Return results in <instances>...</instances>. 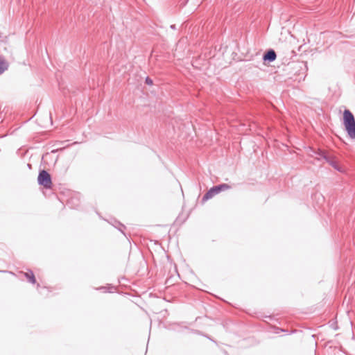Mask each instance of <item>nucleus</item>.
Masks as SVG:
<instances>
[{
  "label": "nucleus",
  "mask_w": 355,
  "mask_h": 355,
  "mask_svg": "<svg viewBox=\"0 0 355 355\" xmlns=\"http://www.w3.org/2000/svg\"><path fill=\"white\" fill-rule=\"evenodd\" d=\"M113 226L118 229L121 232L124 234L123 230L125 229V227L123 224H122L119 221L114 220V224H113Z\"/></svg>",
  "instance_id": "obj_10"
},
{
  "label": "nucleus",
  "mask_w": 355,
  "mask_h": 355,
  "mask_svg": "<svg viewBox=\"0 0 355 355\" xmlns=\"http://www.w3.org/2000/svg\"><path fill=\"white\" fill-rule=\"evenodd\" d=\"M231 186L227 184L222 183L210 188L202 196V203L204 204L206 201L212 198L214 196L220 193L221 191L230 189Z\"/></svg>",
  "instance_id": "obj_2"
},
{
  "label": "nucleus",
  "mask_w": 355,
  "mask_h": 355,
  "mask_svg": "<svg viewBox=\"0 0 355 355\" xmlns=\"http://www.w3.org/2000/svg\"><path fill=\"white\" fill-rule=\"evenodd\" d=\"M28 168H31V164H28Z\"/></svg>",
  "instance_id": "obj_15"
},
{
  "label": "nucleus",
  "mask_w": 355,
  "mask_h": 355,
  "mask_svg": "<svg viewBox=\"0 0 355 355\" xmlns=\"http://www.w3.org/2000/svg\"><path fill=\"white\" fill-rule=\"evenodd\" d=\"M145 83L149 86H151L153 85V80L149 76H147L145 78Z\"/></svg>",
  "instance_id": "obj_12"
},
{
  "label": "nucleus",
  "mask_w": 355,
  "mask_h": 355,
  "mask_svg": "<svg viewBox=\"0 0 355 355\" xmlns=\"http://www.w3.org/2000/svg\"><path fill=\"white\" fill-rule=\"evenodd\" d=\"M170 28L171 29H174L175 30V29H176V26H175V24H172V25H171Z\"/></svg>",
  "instance_id": "obj_13"
},
{
  "label": "nucleus",
  "mask_w": 355,
  "mask_h": 355,
  "mask_svg": "<svg viewBox=\"0 0 355 355\" xmlns=\"http://www.w3.org/2000/svg\"><path fill=\"white\" fill-rule=\"evenodd\" d=\"M78 201L79 200L78 198L73 197L69 200L68 203L73 205V208H77L79 205Z\"/></svg>",
  "instance_id": "obj_11"
},
{
  "label": "nucleus",
  "mask_w": 355,
  "mask_h": 355,
  "mask_svg": "<svg viewBox=\"0 0 355 355\" xmlns=\"http://www.w3.org/2000/svg\"><path fill=\"white\" fill-rule=\"evenodd\" d=\"M343 124L347 136L352 139H355V117L352 112L345 109L343 114Z\"/></svg>",
  "instance_id": "obj_1"
},
{
  "label": "nucleus",
  "mask_w": 355,
  "mask_h": 355,
  "mask_svg": "<svg viewBox=\"0 0 355 355\" xmlns=\"http://www.w3.org/2000/svg\"><path fill=\"white\" fill-rule=\"evenodd\" d=\"M155 245L159 244L157 241H155Z\"/></svg>",
  "instance_id": "obj_14"
},
{
  "label": "nucleus",
  "mask_w": 355,
  "mask_h": 355,
  "mask_svg": "<svg viewBox=\"0 0 355 355\" xmlns=\"http://www.w3.org/2000/svg\"><path fill=\"white\" fill-rule=\"evenodd\" d=\"M292 68L296 70L295 73H299L301 70L306 69L307 68L306 62H297L292 63Z\"/></svg>",
  "instance_id": "obj_5"
},
{
  "label": "nucleus",
  "mask_w": 355,
  "mask_h": 355,
  "mask_svg": "<svg viewBox=\"0 0 355 355\" xmlns=\"http://www.w3.org/2000/svg\"><path fill=\"white\" fill-rule=\"evenodd\" d=\"M9 63L2 57H0V75L8 70Z\"/></svg>",
  "instance_id": "obj_6"
},
{
  "label": "nucleus",
  "mask_w": 355,
  "mask_h": 355,
  "mask_svg": "<svg viewBox=\"0 0 355 355\" xmlns=\"http://www.w3.org/2000/svg\"><path fill=\"white\" fill-rule=\"evenodd\" d=\"M317 155L320 158L324 159L325 161H327L330 157V156L328 155L327 152H326L325 150H319L318 152L317 153Z\"/></svg>",
  "instance_id": "obj_9"
},
{
  "label": "nucleus",
  "mask_w": 355,
  "mask_h": 355,
  "mask_svg": "<svg viewBox=\"0 0 355 355\" xmlns=\"http://www.w3.org/2000/svg\"><path fill=\"white\" fill-rule=\"evenodd\" d=\"M24 276L26 277L28 282L33 284L36 283V279L32 270H30L28 272H24Z\"/></svg>",
  "instance_id": "obj_7"
},
{
  "label": "nucleus",
  "mask_w": 355,
  "mask_h": 355,
  "mask_svg": "<svg viewBox=\"0 0 355 355\" xmlns=\"http://www.w3.org/2000/svg\"><path fill=\"white\" fill-rule=\"evenodd\" d=\"M37 183L46 189L52 187V178L50 173L46 170H40L37 176Z\"/></svg>",
  "instance_id": "obj_3"
},
{
  "label": "nucleus",
  "mask_w": 355,
  "mask_h": 355,
  "mask_svg": "<svg viewBox=\"0 0 355 355\" xmlns=\"http://www.w3.org/2000/svg\"><path fill=\"white\" fill-rule=\"evenodd\" d=\"M326 162L336 171H341V168L340 167L337 162L335 161L334 159L331 156Z\"/></svg>",
  "instance_id": "obj_8"
},
{
  "label": "nucleus",
  "mask_w": 355,
  "mask_h": 355,
  "mask_svg": "<svg viewBox=\"0 0 355 355\" xmlns=\"http://www.w3.org/2000/svg\"><path fill=\"white\" fill-rule=\"evenodd\" d=\"M262 58L264 62L270 63L276 60L277 53L274 49H269L264 52Z\"/></svg>",
  "instance_id": "obj_4"
}]
</instances>
